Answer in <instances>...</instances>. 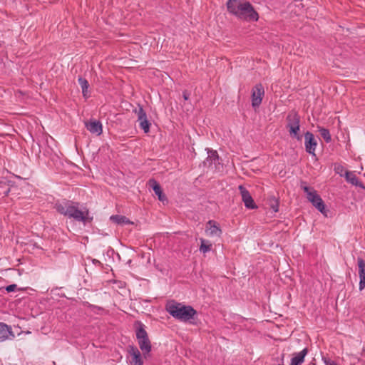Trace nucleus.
Returning <instances> with one entry per match:
<instances>
[{
	"mask_svg": "<svg viewBox=\"0 0 365 365\" xmlns=\"http://www.w3.org/2000/svg\"><path fill=\"white\" fill-rule=\"evenodd\" d=\"M56 209L60 214L73 218L78 222H81L84 225L93 220V217L90 216L88 210L87 208L79 210L78 204L76 202L65 201L56 204Z\"/></svg>",
	"mask_w": 365,
	"mask_h": 365,
	"instance_id": "nucleus-2",
	"label": "nucleus"
},
{
	"mask_svg": "<svg viewBox=\"0 0 365 365\" xmlns=\"http://www.w3.org/2000/svg\"><path fill=\"white\" fill-rule=\"evenodd\" d=\"M135 113L138 115V120H142L147 118V115L142 106H139L138 110H135Z\"/></svg>",
	"mask_w": 365,
	"mask_h": 365,
	"instance_id": "nucleus-25",
	"label": "nucleus"
},
{
	"mask_svg": "<svg viewBox=\"0 0 365 365\" xmlns=\"http://www.w3.org/2000/svg\"><path fill=\"white\" fill-rule=\"evenodd\" d=\"M208 158L210 159L211 162L215 161L218 160V155L217 151H211V153L209 155Z\"/></svg>",
	"mask_w": 365,
	"mask_h": 365,
	"instance_id": "nucleus-27",
	"label": "nucleus"
},
{
	"mask_svg": "<svg viewBox=\"0 0 365 365\" xmlns=\"http://www.w3.org/2000/svg\"><path fill=\"white\" fill-rule=\"evenodd\" d=\"M334 172L340 176H344V166L339 163H335L334 165Z\"/></svg>",
	"mask_w": 365,
	"mask_h": 365,
	"instance_id": "nucleus-24",
	"label": "nucleus"
},
{
	"mask_svg": "<svg viewBox=\"0 0 365 365\" xmlns=\"http://www.w3.org/2000/svg\"><path fill=\"white\" fill-rule=\"evenodd\" d=\"M110 220L117 225H130L133 224L128 218L123 215H111Z\"/></svg>",
	"mask_w": 365,
	"mask_h": 365,
	"instance_id": "nucleus-18",
	"label": "nucleus"
},
{
	"mask_svg": "<svg viewBox=\"0 0 365 365\" xmlns=\"http://www.w3.org/2000/svg\"><path fill=\"white\" fill-rule=\"evenodd\" d=\"M317 145V141L315 139L314 135L311 132L307 131L304 133V146H305L306 151L308 153H309L314 156H316L315 150H316Z\"/></svg>",
	"mask_w": 365,
	"mask_h": 365,
	"instance_id": "nucleus-8",
	"label": "nucleus"
},
{
	"mask_svg": "<svg viewBox=\"0 0 365 365\" xmlns=\"http://www.w3.org/2000/svg\"><path fill=\"white\" fill-rule=\"evenodd\" d=\"M344 178H345L346 180L348 182L351 183V185L359 187L364 190L365 189L364 185L362 182H361L360 181H359L356 175L353 172L347 171V170L345 171Z\"/></svg>",
	"mask_w": 365,
	"mask_h": 365,
	"instance_id": "nucleus-14",
	"label": "nucleus"
},
{
	"mask_svg": "<svg viewBox=\"0 0 365 365\" xmlns=\"http://www.w3.org/2000/svg\"><path fill=\"white\" fill-rule=\"evenodd\" d=\"M319 132L321 136L324 138L326 143H329L331 140V137L329 130L324 128H319Z\"/></svg>",
	"mask_w": 365,
	"mask_h": 365,
	"instance_id": "nucleus-22",
	"label": "nucleus"
},
{
	"mask_svg": "<svg viewBox=\"0 0 365 365\" xmlns=\"http://www.w3.org/2000/svg\"><path fill=\"white\" fill-rule=\"evenodd\" d=\"M307 353V348H304L301 351L294 354V356L291 359L290 365H301L304 362V357Z\"/></svg>",
	"mask_w": 365,
	"mask_h": 365,
	"instance_id": "nucleus-15",
	"label": "nucleus"
},
{
	"mask_svg": "<svg viewBox=\"0 0 365 365\" xmlns=\"http://www.w3.org/2000/svg\"><path fill=\"white\" fill-rule=\"evenodd\" d=\"M272 208L274 210V212H277L279 210V205L278 202L276 201L274 205H272Z\"/></svg>",
	"mask_w": 365,
	"mask_h": 365,
	"instance_id": "nucleus-29",
	"label": "nucleus"
},
{
	"mask_svg": "<svg viewBox=\"0 0 365 365\" xmlns=\"http://www.w3.org/2000/svg\"><path fill=\"white\" fill-rule=\"evenodd\" d=\"M127 351L130 356V364L131 365H143V353L133 345H129L127 347Z\"/></svg>",
	"mask_w": 365,
	"mask_h": 365,
	"instance_id": "nucleus-7",
	"label": "nucleus"
},
{
	"mask_svg": "<svg viewBox=\"0 0 365 365\" xmlns=\"http://www.w3.org/2000/svg\"><path fill=\"white\" fill-rule=\"evenodd\" d=\"M11 329L4 323H0V341H5L11 334Z\"/></svg>",
	"mask_w": 365,
	"mask_h": 365,
	"instance_id": "nucleus-17",
	"label": "nucleus"
},
{
	"mask_svg": "<svg viewBox=\"0 0 365 365\" xmlns=\"http://www.w3.org/2000/svg\"><path fill=\"white\" fill-rule=\"evenodd\" d=\"M182 97H183V98H184L185 101H187V100H188V98H189V97H190V93H187V91H184V92L182 93Z\"/></svg>",
	"mask_w": 365,
	"mask_h": 365,
	"instance_id": "nucleus-30",
	"label": "nucleus"
},
{
	"mask_svg": "<svg viewBox=\"0 0 365 365\" xmlns=\"http://www.w3.org/2000/svg\"><path fill=\"white\" fill-rule=\"evenodd\" d=\"M357 264L359 267V289L362 290L365 288V262L364 260L359 257L357 259Z\"/></svg>",
	"mask_w": 365,
	"mask_h": 365,
	"instance_id": "nucleus-11",
	"label": "nucleus"
},
{
	"mask_svg": "<svg viewBox=\"0 0 365 365\" xmlns=\"http://www.w3.org/2000/svg\"><path fill=\"white\" fill-rule=\"evenodd\" d=\"M287 128L289 130L300 124V116L296 112L291 111L287 116Z\"/></svg>",
	"mask_w": 365,
	"mask_h": 365,
	"instance_id": "nucleus-12",
	"label": "nucleus"
},
{
	"mask_svg": "<svg viewBox=\"0 0 365 365\" xmlns=\"http://www.w3.org/2000/svg\"><path fill=\"white\" fill-rule=\"evenodd\" d=\"M78 83L82 89V93H83V97L88 98V89L89 87V83H88V81L82 77H79L78 78Z\"/></svg>",
	"mask_w": 365,
	"mask_h": 365,
	"instance_id": "nucleus-19",
	"label": "nucleus"
},
{
	"mask_svg": "<svg viewBox=\"0 0 365 365\" xmlns=\"http://www.w3.org/2000/svg\"><path fill=\"white\" fill-rule=\"evenodd\" d=\"M150 186L153 188L155 194L158 195L160 201L163 202L166 200V197L163 193L160 185L155 180H150Z\"/></svg>",
	"mask_w": 365,
	"mask_h": 365,
	"instance_id": "nucleus-16",
	"label": "nucleus"
},
{
	"mask_svg": "<svg viewBox=\"0 0 365 365\" xmlns=\"http://www.w3.org/2000/svg\"><path fill=\"white\" fill-rule=\"evenodd\" d=\"M264 96V88L261 83L256 84L252 89L251 101L253 108H259Z\"/></svg>",
	"mask_w": 365,
	"mask_h": 365,
	"instance_id": "nucleus-6",
	"label": "nucleus"
},
{
	"mask_svg": "<svg viewBox=\"0 0 365 365\" xmlns=\"http://www.w3.org/2000/svg\"><path fill=\"white\" fill-rule=\"evenodd\" d=\"M93 307H94V308H97V307H95V306H94ZM98 309H101V310L102 309L101 307H98Z\"/></svg>",
	"mask_w": 365,
	"mask_h": 365,
	"instance_id": "nucleus-31",
	"label": "nucleus"
},
{
	"mask_svg": "<svg viewBox=\"0 0 365 365\" xmlns=\"http://www.w3.org/2000/svg\"><path fill=\"white\" fill-rule=\"evenodd\" d=\"M279 365H283V364H279Z\"/></svg>",
	"mask_w": 365,
	"mask_h": 365,
	"instance_id": "nucleus-32",
	"label": "nucleus"
},
{
	"mask_svg": "<svg viewBox=\"0 0 365 365\" xmlns=\"http://www.w3.org/2000/svg\"><path fill=\"white\" fill-rule=\"evenodd\" d=\"M238 189L242 196V200L243 201L245 207L248 209L255 208V203L250 192L243 185H240Z\"/></svg>",
	"mask_w": 365,
	"mask_h": 365,
	"instance_id": "nucleus-9",
	"label": "nucleus"
},
{
	"mask_svg": "<svg viewBox=\"0 0 365 365\" xmlns=\"http://www.w3.org/2000/svg\"><path fill=\"white\" fill-rule=\"evenodd\" d=\"M137 324L138 327L135 330L136 339L143 358L147 359L152 349L151 342L145 330V326L140 322H138Z\"/></svg>",
	"mask_w": 365,
	"mask_h": 365,
	"instance_id": "nucleus-4",
	"label": "nucleus"
},
{
	"mask_svg": "<svg viewBox=\"0 0 365 365\" xmlns=\"http://www.w3.org/2000/svg\"><path fill=\"white\" fill-rule=\"evenodd\" d=\"M139 125L141 129L143 130L144 133H148L150 130V123L148 120V118H143L142 120H138Z\"/></svg>",
	"mask_w": 365,
	"mask_h": 365,
	"instance_id": "nucleus-23",
	"label": "nucleus"
},
{
	"mask_svg": "<svg viewBox=\"0 0 365 365\" xmlns=\"http://www.w3.org/2000/svg\"><path fill=\"white\" fill-rule=\"evenodd\" d=\"M201 245L200 246V251L206 253L210 251L212 244L202 238L200 239Z\"/></svg>",
	"mask_w": 365,
	"mask_h": 365,
	"instance_id": "nucleus-21",
	"label": "nucleus"
},
{
	"mask_svg": "<svg viewBox=\"0 0 365 365\" xmlns=\"http://www.w3.org/2000/svg\"><path fill=\"white\" fill-rule=\"evenodd\" d=\"M227 9L229 13L237 19L246 21H257L259 14L249 2L241 0H228Z\"/></svg>",
	"mask_w": 365,
	"mask_h": 365,
	"instance_id": "nucleus-1",
	"label": "nucleus"
},
{
	"mask_svg": "<svg viewBox=\"0 0 365 365\" xmlns=\"http://www.w3.org/2000/svg\"><path fill=\"white\" fill-rule=\"evenodd\" d=\"M322 359L326 365H338L334 361L331 360L327 356H322Z\"/></svg>",
	"mask_w": 365,
	"mask_h": 365,
	"instance_id": "nucleus-26",
	"label": "nucleus"
},
{
	"mask_svg": "<svg viewBox=\"0 0 365 365\" xmlns=\"http://www.w3.org/2000/svg\"><path fill=\"white\" fill-rule=\"evenodd\" d=\"M86 128L91 133L101 135L103 132L102 124L98 120H93L86 123Z\"/></svg>",
	"mask_w": 365,
	"mask_h": 365,
	"instance_id": "nucleus-13",
	"label": "nucleus"
},
{
	"mask_svg": "<svg viewBox=\"0 0 365 365\" xmlns=\"http://www.w3.org/2000/svg\"><path fill=\"white\" fill-rule=\"evenodd\" d=\"M205 232L210 237H220L222 232L217 222L209 220L206 224Z\"/></svg>",
	"mask_w": 365,
	"mask_h": 365,
	"instance_id": "nucleus-10",
	"label": "nucleus"
},
{
	"mask_svg": "<svg viewBox=\"0 0 365 365\" xmlns=\"http://www.w3.org/2000/svg\"><path fill=\"white\" fill-rule=\"evenodd\" d=\"M302 188L304 192H306L308 200L312 202L313 206H314L320 212L324 213L325 205L321 197L317 194V191L308 186H302Z\"/></svg>",
	"mask_w": 365,
	"mask_h": 365,
	"instance_id": "nucleus-5",
	"label": "nucleus"
},
{
	"mask_svg": "<svg viewBox=\"0 0 365 365\" xmlns=\"http://www.w3.org/2000/svg\"><path fill=\"white\" fill-rule=\"evenodd\" d=\"M300 124L297 125L296 127L292 128L291 130H289V133L291 138L297 139L298 141H301L302 140V135L300 134Z\"/></svg>",
	"mask_w": 365,
	"mask_h": 365,
	"instance_id": "nucleus-20",
	"label": "nucleus"
},
{
	"mask_svg": "<svg viewBox=\"0 0 365 365\" xmlns=\"http://www.w3.org/2000/svg\"><path fill=\"white\" fill-rule=\"evenodd\" d=\"M165 310L175 319L183 322H190L197 314L191 306H186L175 301H170L165 305Z\"/></svg>",
	"mask_w": 365,
	"mask_h": 365,
	"instance_id": "nucleus-3",
	"label": "nucleus"
},
{
	"mask_svg": "<svg viewBox=\"0 0 365 365\" xmlns=\"http://www.w3.org/2000/svg\"><path fill=\"white\" fill-rule=\"evenodd\" d=\"M16 288H17L16 284H10V285H9V286L6 287V288H5V289H6V290L8 292H14V291H16Z\"/></svg>",
	"mask_w": 365,
	"mask_h": 365,
	"instance_id": "nucleus-28",
	"label": "nucleus"
}]
</instances>
